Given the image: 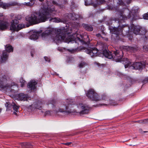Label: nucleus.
<instances>
[{"instance_id": "43", "label": "nucleus", "mask_w": 148, "mask_h": 148, "mask_svg": "<svg viewBox=\"0 0 148 148\" xmlns=\"http://www.w3.org/2000/svg\"><path fill=\"white\" fill-rule=\"evenodd\" d=\"M53 3L54 4H56V5H58V3H57L55 1H53Z\"/></svg>"}, {"instance_id": "45", "label": "nucleus", "mask_w": 148, "mask_h": 148, "mask_svg": "<svg viewBox=\"0 0 148 148\" xmlns=\"http://www.w3.org/2000/svg\"><path fill=\"white\" fill-rule=\"evenodd\" d=\"M13 113H14V114H15L16 115H17V113L15 112H14Z\"/></svg>"}, {"instance_id": "7", "label": "nucleus", "mask_w": 148, "mask_h": 148, "mask_svg": "<svg viewBox=\"0 0 148 148\" xmlns=\"http://www.w3.org/2000/svg\"><path fill=\"white\" fill-rule=\"evenodd\" d=\"M18 23V20L16 19L13 20L11 22V25L10 29L11 31H18L24 27V25L23 24H19L17 25Z\"/></svg>"}, {"instance_id": "25", "label": "nucleus", "mask_w": 148, "mask_h": 148, "mask_svg": "<svg viewBox=\"0 0 148 148\" xmlns=\"http://www.w3.org/2000/svg\"><path fill=\"white\" fill-rule=\"evenodd\" d=\"M50 21H52L53 22H55L56 23H58L61 22V20L58 18H51L50 19H49Z\"/></svg>"}, {"instance_id": "18", "label": "nucleus", "mask_w": 148, "mask_h": 148, "mask_svg": "<svg viewBox=\"0 0 148 148\" xmlns=\"http://www.w3.org/2000/svg\"><path fill=\"white\" fill-rule=\"evenodd\" d=\"M140 27L139 26H135L134 27L133 32L135 34H140Z\"/></svg>"}, {"instance_id": "40", "label": "nucleus", "mask_w": 148, "mask_h": 148, "mask_svg": "<svg viewBox=\"0 0 148 148\" xmlns=\"http://www.w3.org/2000/svg\"><path fill=\"white\" fill-rule=\"evenodd\" d=\"M46 114H50V112L49 111H47L46 112Z\"/></svg>"}, {"instance_id": "28", "label": "nucleus", "mask_w": 148, "mask_h": 148, "mask_svg": "<svg viewBox=\"0 0 148 148\" xmlns=\"http://www.w3.org/2000/svg\"><path fill=\"white\" fill-rule=\"evenodd\" d=\"M22 145L25 146L26 147H30L31 146V144L28 143H23Z\"/></svg>"}, {"instance_id": "38", "label": "nucleus", "mask_w": 148, "mask_h": 148, "mask_svg": "<svg viewBox=\"0 0 148 148\" xmlns=\"http://www.w3.org/2000/svg\"><path fill=\"white\" fill-rule=\"evenodd\" d=\"M143 48L145 49L146 51H148V46H145L143 47Z\"/></svg>"}, {"instance_id": "15", "label": "nucleus", "mask_w": 148, "mask_h": 148, "mask_svg": "<svg viewBox=\"0 0 148 148\" xmlns=\"http://www.w3.org/2000/svg\"><path fill=\"white\" fill-rule=\"evenodd\" d=\"M37 84V82L34 80H32L28 83L27 87L30 88L31 90H34L36 88V85Z\"/></svg>"}, {"instance_id": "36", "label": "nucleus", "mask_w": 148, "mask_h": 148, "mask_svg": "<svg viewBox=\"0 0 148 148\" xmlns=\"http://www.w3.org/2000/svg\"><path fill=\"white\" fill-rule=\"evenodd\" d=\"M128 47L131 51H134L135 50V49L133 47Z\"/></svg>"}, {"instance_id": "17", "label": "nucleus", "mask_w": 148, "mask_h": 148, "mask_svg": "<svg viewBox=\"0 0 148 148\" xmlns=\"http://www.w3.org/2000/svg\"><path fill=\"white\" fill-rule=\"evenodd\" d=\"M39 36V34L38 32H35L30 36L29 38L31 40H36L38 38Z\"/></svg>"}, {"instance_id": "39", "label": "nucleus", "mask_w": 148, "mask_h": 148, "mask_svg": "<svg viewBox=\"0 0 148 148\" xmlns=\"http://www.w3.org/2000/svg\"><path fill=\"white\" fill-rule=\"evenodd\" d=\"M108 9L109 10H114V8H113V7L112 8L111 7H111L109 6Z\"/></svg>"}, {"instance_id": "20", "label": "nucleus", "mask_w": 148, "mask_h": 148, "mask_svg": "<svg viewBox=\"0 0 148 148\" xmlns=\"http://www.w3.org/2000/svg\"><path fill=\"white\" fill-rule=\"evenodd\" d=\"M40 105L41 103L39 102H35L32 105V106L35 108L40 109L41 107Z\"/></svg>"}, {"instance_id": "4", "label": "nucleus", "mask_w": 148, "mask_h": 148, "mask_svg": "<svg viewBox=\"0 0 148 148\" xmlns=\"http://www.w3.org/2000/svg\"><path fill=\"white\" fill-rule=\"evenodd\" d=\"M139 8L138 7H134L130 12L128 9H125L123 12L121 13L120 20H123L127 18H131L133 20L136 19V16L138 12Z\"/></svg>"}, {"instance_id": "26", "label": "nucleus", "mask_w": 148, "mask_h": 148, "mask_svg": "<svg viewBox=\"0 0 148 148\" xmlns=\"http://www.w3.org/2000/svg\"><path fill=\"white\" fill-rule=\"evenodd\" d=\"M146 31L145 29L140 27V34L144 35L146 33Z\"/></svg>"}, {"instance_id": "30", "label": "nucleus", "mask_w": 148, "mask_h": 148, "mask_svg": "<svg viewBox=\"0 0 148 148\" xmlns=\"http://www.w3.org/2000/svg\"><path fill=\"white\" fill-rule=\"evenodd\" d=\"M143 18L145 19H148V12L143 15Z\"/></svg>"}, {"instance_id": "29", "label": "nucleus", "mask_w": 148, "mask_h": 148, "mask_svg": "<svg viewBox=\"0 0 148 148\" xmlns=\"http://www.w3.org/2000/svg\"><path fill=\"white\" fill-rule=\"evenodd\" d=\"M86 65V63L84 62H82L79 64V66L80 68L83 67Z\"/></svg>"}, {"instance_id": "14", "label": "nucleus", "mask_w": 148, "mask_h": 148, "mask_svg": "<svg viewBox=\"0 0 148 148\" xmlns=\"http://www.w3.org/2000/svg\"><path fill=\"white\" fill-rule=\"evenodd\" d=\"M9 26V24L6 22L0 21V30L6 29Z\"/></svg>"}, {"instance_id": "34", "label": "nucleus", "mask_w": 148, "mask_h": 148, "mask_svg": "<svg viewBox=\"0 0 148 148\" xmlns=\"http://www.w3.org/2000/svg\"><path fill=\"white\" fill-rule=\"evenodd\" d=\"M117 3L119 4V5H123V3L121 0H119L118 2Z\"/></svg>"}, {"instance_id": "44", "label": "nucleus", "mask_w": 148, "mask_h": 148, "mask_svg": "<svg viewBox=\"0 0 148 148\" xmlns=\"http://www.w3.org/2000/svg\"><path fill=\"white\" fill-rule=\"evenodd\" d=\"M33 53H34V51H32L31 52V55L32 57L33 56V55H34Z\"/></svg>"}, {"instance_id": "41", "label": "nucleus", "mask_w": 148, "mask_h": 148, "mask_svg": "<svg viewBox=\"0 0 148 148\" xmlns=\"http://www.w3.org/2000/svg\"><path fill=\"white\" fill-rule=\"evenodd\" d=\"M105 97H106V95H103L102 97V99L103 100H105Z\"/></svg>"}, {"instance_id": "32", "label": "nucleus", "mask_w": 148, "mask_h": 148, "mask_svg": "<svg viewBox=\"0 0 148 148\" xmlns=\"http://www.w3.org/2000/svg\"><path fill=\"white\" fill-rule=\"evenodd\" d=\"M70 15L71 16V19L73 20H75L77 19V18L76 17H74L73 16V14H70Z\"/></svg>"}, {"instance_id": "22", "label": "nucleus", "mask_w": 148, "mask_h": 148, "mask_svg": "<svg viewBox=\"0 0 148 148\" xmlns=\"http://www.w3.org/2000/svg\"><path fill=\"white\" fill-rule=\"evenodd\" d=\"M123 64H125V68L128 67V66L130 64V62L128 60L127 58L123 59Z\"/></svg>"}, {"instance_id": "11", "label": "nucleus", "mask_w": 148, "mask_h": 148, "mask_svg": "<svg viewBox=\"0 0 148 148\" xmlns=\"http://www.w3.org/2000/svg\"><path fill=\"white\" fill-rule=\"evenodd\" d=\"M88 1L87 0L85 1V5L86 6H88L90 5L93 6L94 7H96L99 5L103 4L105 3V0H96L95 2H94L93 3H87Z\"/></svg>"}, {"instance_id": "37", "label": "nucleus", "mask_w": 148, "mask_h": 148, "mask_svg": "<svg viewBox=\"0 0 148 148\" xmlns=\"http://www.w3.org/2000/svg\"><path fill=\"white\" fill-rule=\"evenodd\" d=\"M44 58L46 61L49 62H50V60L49 58H48L46 57H44Z\"/></svg>"}, {"instance_id": "1", "label": "nucleus", "mask_w": 148, "mask_h": 148, "mask_svg": "<svg viewBox=\"0 0 148 148\" xmlns=\"http://www.w3.org/2000/svg\"><path fill=\"white\" fill-rule=\"evenodd\" d=\"M65 29L61 30L60 29L57 30L51 29L45 31L42 34V36H46L49 34H52L51 38L57 44L62 41L69 43H77L80 42L82 44H86V41L82 35L79 34H75L73 35L66 34L65 32Z\"/></svg>"}, {"instance_id": "47", "label": "nucleus", "mask_w": 148, "mask_h": 148, "mask_svg": "<svg viewBox=\"0 0 148 148\" xmlns=\"http://www.w3.org/2000/svg\"><path fill=\"white\" fill-rule=\"evenodd\" d=\"M0 80H1V81L2 82L3 81V80H1V79H0Z\"/></svg>"}, {"instance_id": "33", "label": "nucleus", "mask_w": 148, "mask_h": 148, "mask_svg": "<svg viewBox=\"0 0 148 148\" xmlns=\"http://www.w3.org/2000/svg\"><path fill=\"white\" fill-rule=\"evenodd\" d=\"M140 123H148V119H145L143 121H140Z\"/></svg>"}, {"instance_id": "23", "label": "nucleus", "mask_w": 148, "mask_h": 148, "mask_svg": "<svg viewBox=\"0 0 148 148\" xmlns=\"http://www.w3.org/2000/svg\"><path fill=\"white\" fill-rule=\"evenodd\" d=\"M119 27L118 28L114 27L112 30V33L116 35H118L119 33Z\"/></svg>"}, {"instance_id": "10", "label": "nucleus", "mask_w": 148, "mask_h": 148, "mask_svg": "<svg viewBox=\"0 0 148 148\" xmlns=\"http://www.w3.org/2000/svg\"><path fill=\"white\" fill-rule=\"evenodd\" d=\"M17 99L19 101H25L31 100V98L26 94L20 93L18 94L16 97Z\"/></svg>"}, {"instance_id": "46", "label": "nucleus", "mask_w": 148, "mask_h": 148, "mask_svg": "<svg viewBox=\"0 0 148 148\" xmlns=\"http://www.w3.org/2000/svg\"><path fill=\"white\" fill-rule=\"evenodd\" d=\"M40 1H43L44 0H39Z\"/></svg>"}, {"instance_id": "12", "label": "nucleus", "mask_w": 148, "mask_h": 148, "mask_svg": "<svg viewBox=\"0 0 148 148\" xmlns=\"http://www.w3.org/2000/svg\"><path fill=\"white\" fill-rule=\"evenodd\" d=\"M5 106L7 108V110H8V109L10 110V108L12 106L13 110L16 112H18V109L19 107V106L17 105L14 103L12 102V103L11 104L9 102H6Z\"/></svg>"}, {"instance_id": "21", "label": "nucleus", "mask_w": 148, "mask_h": 148, "mask_svg": "<svg viewBox=\"0 0 148 148\" xmlns=\"http://www.w3.org/2000/svg\"><path fill=\"white\" fill-rule=\"evenodd\" d=\"M8 54L6 52H4L3 53V56L1 57V59L2 62L5 61L8 58Z\"/></svg>"}, {"instance_id": "31", "label": "nucleus", "mask_w": 148, "mask_h": 148, "mask_svg": "<svg viewBox=\"0 0 148 148\" xmlns=\"http://www.w3.org/2000/svg\"><path fill=\"white\" fill-rule=\"evenodd\" d=\"M14 84H13V85H6L5 86V88H6V89H10L11 88V87H13V86H14Z\"/></svg>"}, {"instance_id": "24", "label": "nucleus", "mask_w": 148, "mask_h": 148, "mask_svg": "<svg viewBox=\"0 0 148 148\" xmlns=\"http://www.w3.org/2000/svg\"><path fill=\"white\" fill-rule=\"evenodd\" d=\"M5 48L6 51L8 52L13 51V48L10 45H7L5 46Z\"/></svg>"}, {"instance_id": "2", "label": "nucleus", "mask_w": 148, "mask_h": 148, "mask_svg": "<svg viewBox=\"0 0 148 148\" xmlns=\"http://www.w3.org/2000/svg\"><path fill=\"white\" fill-rule=\"evenodd\" d=\"M55 10L53 7L51 8H42L40 11L37 18L34 14H32L30 16H28L26 18V20L31 23L37 24L40 22H44L52 16V12Z\"/></svg>"}, {"instance_id": "3", "label": "nucleus", "mask_w": 148, "mask_h": 148, "mask_svg": "<svg viewBox=\"0 0 148 148\" xmlns=\"http://www.w3.org/2000/svg\"><path fill=\"white\" fill-rule=\"evenodd\" d=\"M75 101L73 99L69 98L67 99L64 101L62 102H57L54 99L50 101V103L56 107L58 108V110H56L55 113L57 114L59 112H62L65 115H68L73 112L71 109L69 108L70 104L74 103Z\"/></svg>"}, {"instance_id": "5", "label": "nucleus", "mask_w": 148, "mask_h": 148, "mask_svg": "<svg viewBox=\"0 0 148 148\" xmlns=\"http://www.w3.org/2000/svg\"><path fill=\"white\" fill-rule=\"evenodd\" d=\"M104 53L106 57L110 59H112L116 62H119L122 61V58L123 52L122 51H114L113 54L112 55L111 52H108V51H104Z\"/></svg>"}, {"instance_id": "48", "label": "nucleus", "mask_w": 148, "mask_h": 148, "mask_svg": "<svg viewBox=\"0 0 148 148\" xmlns=\"http://www.w3.org/2000/svg\"><path fill=\"white\" fill-rule=\"evenodd\" d=\"M86 37L88 38V36H87Z\"/></svg>"}, {"instance_id": "19", "label": "nucleus", "mask_w": 148, "mask_h": 148, "mask_svg": "<svg viewBox=\"0 0 148 148\" xmlns=\"http://www.w3.org/2000/svg\"><path fill=\"white\" fill-rule=\"evenodd\" d=\"M82 26L86 30L88 31H92L93 30V27L91 25H89L86 24H83Z\"/></svg>"}, {"instance_id": "35", "label": "nucleus", "mask_w": 148, "mask_h": 148, "mask_svg": "<svg viewBox=\"0 0 148 148\" xmlns=\"http://www.w3.org/2000/svg\"><path fill=\"white\" fill-rule=\"evenodd\" d=\"M63 144L65 145L69 146L72 144V142H68V143H63Z\"/></svg>"}, {"instance_id": "8", "label": "nucleus", "mask_w": 148, "mask_h": 148, "mask_svg": "<svg viewBox=\"0 0 148 148\" xmlns=\"http://www.w3.org/2000/svg\"><path fill=\"white\" fill-rule=\"evenodd\" d=\"M77 107L82 110V111L77 113L80 116L88 113L89 107L85 104H83L81 103H79L77 104Z\"/></svg>"}, {"instance_id": "13", "label": "nucleus", "mask_w": 148, "mask_h": 148, "mask_svg": "<svg viewBox=\"0 0 148 148\" xmlns=\"http://www.w3.org/2000/svg\"><path fill=\"white\" fill-rule=\"evenodd\" d=\"M96 47V49H97L98 51H102L103 55L105 56L104 51H107L106 49V46L102 43L99 42L97 44Z\"/></svg>"}, {"instance_id": "9", "label": "nucleus", "mask_w": 148, "mask_h": 148, "mask_svg": "<svg viewBox=\"0 0 148 148\" xmlns=\"http://www.w3.org/2000/svg\"><path fill=\"white\" fill-rule=\"evenodd\" d=\"M97 49L95 48H89L87 49L86 51L87 53L90 55L92 57H93L98 56L97 52L99 51Z\"/></svg>"}, {"instance_id": "16", "label": "nucleus", "mask_w": 148, "mask_h": 148, "mask_svg": "<svg viewBox=\"0 0 148 148\" xmlns=\"http://www.w3.org/2000/svg\"><path fill=\"white\" fill-rule=\"evenodd\" d=\"M142 67V64L140 62H137L133 64L132 67L135 69H140Z\"/></svg>"}, {"instance_id": "27", "label": "nucleus", "mask_w": 148, "mask_h": 148, "mask_svg": "<svg viewBox=\"0 0 148 148\" xmlns=\"http://www.w3.org/2000/svg\"><path fill=\"white\" fill-rule=\"evenodd\" d=\"M20 81L21 83V86L23 87L25 82V81L22 78H21L20 79Z\"/></svg>"}, {"instance_id": "6", "label": "nucleus", "mask_w": 148, "mask_h": 148, "mask_svg": "<svg viewBox=\"0 0 148 148\" xmlns=\"http://www.w3.org/2000/svg\"><path fill=\"white\" fill-rule=\"evenodd\" d=\"M88 97L93 101H98L100 100L99 96L93 89H90L86 93Z\"/></svg>"}, {"instance_id": "42", "label": "nucleus", "mask_w": 148, "mask_h": 148, "mask_svg": "<svg viewBox=\"0 0 148 148\" xmlns=\"http://www.w3.org/2000/svg\"><path fill=\"white\" fill-rule=\"evenodd\" d=\"M57 49H58V50L59 51H62V49L60 47H59Z\"/></svg>"}]
</instances>
